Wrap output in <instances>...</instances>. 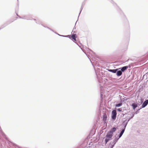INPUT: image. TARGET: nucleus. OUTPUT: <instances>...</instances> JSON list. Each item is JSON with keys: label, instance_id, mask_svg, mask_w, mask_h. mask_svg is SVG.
<instances>
[{"label": "nucleus", "instance_id": "obj_1", "mask_svg": "<svg viewBox=\"0 0 148 148\" xmlns=\"http://www.w3.org/2000/svg\"><path fill=\"white\" fill-rule=\"evenodd\" d=\"M112 136L113 134L112 133V132H108L107 133L106 135V138L105 140L106 143H107L111 139Z\"/></svg>", "mask_w": 148, "mask_h": 148}, {"label": "nucleus", "instance_id": "obj_2", "mask_svg": "<svg viewBox=\"0 0 148 148\" xmlns=\"http://www.w3.org/2000/svg\"><path fill=\"white\" fill-rule=\"evenodd\" d=\"M112 118L113 120H115L116 118V112L115 110H113L112 113Z\"/></svg>", "mask_w": 148, "mask_h": 148}, {"label": "nucleus", "instance_id": "obj_3", "mask_svg": "<svg viewBox=\"0 0 148 148\" xmlns=\"http://www.w3.org/2000/svg\"><path fill=\"white\" fill-rule=\"evenodd\" d=\"M134 116V115L133 114L132 115V117H131V118H130L128 119V120H125L124 121V122H123V124H124V129H125V127H126V125L128 123V121H129L130 120V119L132 118Z\"/></svg>", "mask_w": 148, "mask_h": 148}, {"label": "nucleus", "instance_id": "obj_4", "mask_svg": "<svg viewBox=\"0 0 148 148\" xmlns=\"http://www.w3.org/2000/svg\"><path fill=\"white\" fill-rule=\"evenodd\" d=\"M148 104V100H147L145 101L144 103H143L142 107V108H145L146 107Z\"/></svg>", "mask_w": 148, "mask_h": 148}, {"label": "nucleus", "instance_id": "obj_5", "mask_svg": "<svg viewBox=\"0 0 148 148\" xmlns=\"http://www.w3.org/2000/svg\"><path fill=\"white\" fill-rule=\"evenodd\" d=\"M103 120L104 122L106 121L107 120V115L106 114H104L103 115Z\"/></svg>", "mask_w": 148, "mask_h": 148}, {"label": "nucleus", "instance_id": "obj_6", "mask_svg": "<svg viewBox=\"0 0 148 148\" xmlns=\"http://www.w3.org/2000/svg\"><path fill=\"white\" fill-rule=\"evenodd\" d=\"M132 106L133 107V108L134 110L135 108L138 107L137 105L135 103H132Z\"/></svg>", "mask_w": 148, "mask_h": 148}, {"label": "nucleus", "instance_id": "obj_7", "mask_svg": "<svg viewBox=\"0 0 148 148\" xmlns=\"http://www.w3.org/2000/svg\"><path fill=\"white\" fill-rule=\"evenodd\" d=\"M125 131V129H124L122 130L121 131V132L119 136V138L121 137L122 136V135L123 134V133Z\"/></svg>", "mask_w": 148, "mask_h": 148}, {"label": "nucleus", "instance_id": "obj_8", "mask_svg": "<svg viewBox=\"0 0 148 148\" xmlns=\"http://www.w3.org/2000/svg\"><path fill=\"white\" fill-rule=\"evenodd\" d=\"M128 68V66H124L121 68V71L123 72Z\"/></svg>", "mask_w": 148, "mask_h": 148}, {"label": "nucleus", "instance_id": "obj_9", "mask_svg": "<svg viewBox=\"0 0 148 148\" xmlns=\"http://www.w3.org/2000/svg\"><path fill=\"white\" fill-rule=\"evenodd\" d=\"M122 74V72L121 71H117L116 73V75L119 76L121 75Z\"/></svg>", "mask_w": 148, "mask_h": 148}, {"label": "nucleus", "instance_id": "obj_10", "mask_svg": "<svg viewBox=\"0 0 148 148\" xmlns=\"http://www.w3.org/2000/svg\"><path fill=\"white\" fill-rule=\"evenodd\" d=\"M116 130V129L115 127H113L110 130L109 132H112V133L113 134V132H115Z\"/></svg>", "mask_w": 148, "mask_h": 148}, {"label": "nucleus", "instance_id": "obj_11", "mask_svg": "<svg viewBox=\"0 0 148 148\" xmlns=\"http://www.w3.org/2000/svg\"><path fill=\"white\" fill-rule=\"evenodd\" d=\"M76 36V34H73L71 36L72 38H73V39H74L75 40H75Z\"/></svg>", "mask_w": 148, "mask_h": 148}, {"label": "nucleus", "instance_id": "obj_12", "mask_svg": "<svg viewBox=\"0 0 148 148\" xmlns=\"http://www.w3.org/2000/svg\"><path fill=\"white\" fill-rule=\"evenodd\" d=\"M119 138H116L115 139H114L113 141V143H114V144H115L116 142L118 140H119Z\"/></svg>", "mask_w": 148, "mask_h": 148}, {"label": "nucleus", "instance_id": "obj_13", "mask_svg": "<svg viewBox=\"0 0 148 148\" xmlns=\"http://www.w3.org/2000/svg\"><path fill=\"white\" fill-rule=\"evenodd\" d=\"M118 69H112V72L114 73H116V71H117Z\"/></svg>", "mask_w": 148, "mask_h": 148}, {"label": "nucleus", "instance_id": "obj_14", "mask_svg": "<svg viewBox=\"0 0 148 148\" xmlns=\"http://www.w3.org/2000/svg\"><path fill=\"white\" fill-rule=\"evenodd\" d=\"M122 103H119V104H116V106L117 107H119L121 106H122Z\"/></svg>", "mask_w": 148, "mask_h": 148}, {"label": "nucleus", "instance_id": "obj_15", "mask_svg": "<svg viewBox=\"0 0 148 148\" xmlns=\"http://www.w3.org/2000/svg\"><path fill=\"white\" fill-rule=\"evenodd\" d=\"M117 110L119 112H121L122 111V109L121 108H118L117 109Z\"/></svg>", "mask_w": 148, "mask_h": 148}, {"label": "nucleus", "instance_id": "obj_16", "mask_svg": "<svg viewBox=\"0 0 148 148\" xmlns=\"http://www.w3.org/2000/svg\"><path fill=\"white\" fill-rule=\"evenodd\" d=\"M112 69H109L108 70V71L110 72H112Z\"/></svg>", "mask_w": 148, "mask_h": 148}, {"label": "nucleus", "instance_id": "obj_17", "mask_svg": "<svg viewBox=\"0 0 148 148\" xmlns=\"http://www.w3.org/2000/svg\"><path fill=\"white\" fill-rule=\"evenodd\" d=\"M64 36V37H67L68 36Z\"/></svg>", "mask_w": 148, "mask_h": 148}, {"label": "nucleus", "instance_id": "obj_18", "mask_svg": "<svg viewBox=\"0 0 148 148\" xmlns=\"http://www.w3.org/2000/svg\"><path fill=\"white\" fill-rule=\"evenodd\" d=\"M1 127H0V131H1Z\"/></svg>", "mask_w": 148, "mask_h": 148}, {"label": "nucleus", "instance_id": "obj_19", "mask_svg": "<svg viewBox=\"0 0 148 148\" xmlns=\"http://www.w3.org/2000/svg\"><path fill=\"white\" fill-rule=\"evenodd\" d=\"M82 10V9H81V10H80V13H79V14H80V13H81V11Z\"/></svg>", "mask_w": 148, "mask_h": 148}, {"label": "nucleus", "instance_id": "obj_20", "mask_svg": "<svg viewBox=\"0 0 148 148\" xmlns=\"http://www.w3.org/2000/svg\"><path fill=\"white\" fill-rule=\"evenodd\" d=\"M88 58H89V56H88Z\"/></svg>", "mask_w": 148, "mask_h": 148}]
</instances>
